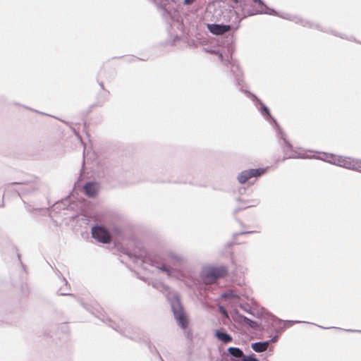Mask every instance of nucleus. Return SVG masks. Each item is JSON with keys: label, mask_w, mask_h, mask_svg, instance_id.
I'll use <instances>...</instances> for the list:
<instances>
[{"label": "nucleus", "mask_w": 361, "mask_h": 361, "mask_svg": "<svg viewBox=\"0 0 361 361\" xmlns=\"http://www.w3.org/2000/svg\"><path fill=\"white\" fill-rule=\"evenodd\" d=\"M285 146L283 147L284 159H317L331 164L341 167L343 156L336 155L329 153H320V155L311 154L312 152L304 149L293 150L292 146L284 139Z\"/></svg>", "instance_id": "1"}, {"label": "nucleus", "mask_w": 361, "mask_h": 361, "mask_svg": "<svg viewBox=\"0 0 361 361\" xmlns=\"http://www.w3.org/2000/svg\"><path fill=\"white\" fill-rule=\"evenodd\" d=\"M140 262L144 269L149 270L152 273H156L161 277L169 278L171 276V272L166 267V264L160 263L157 259H153L151 256L141 254L137 261Z\"/></svg>", "instance_id": "2"}, {"label": "nucleus", "mask_w": 361, "mask_h": 361, "mask_svg": "<svg viewBox=\"0 0 361 361\" xmlns=\"http://www.w3.org/2000/svg\"><path fill=\"white\" fill-rule=\"evenodd\" d=\"M227 274V269L224 266H208L204 267L201 276L205 284H212L218 279L224 277Z\"/></svg>", "instance_id": "3"}, {"label": "nucleus", "mask_w": 361, "mask_h": 361, "mask_svg": "<svg viewBox=\"0 0 361 361\" xmlns=\"http://www.w3.org/2000/svg\"><path fill=\"white\" fill-rule=\"evenodd\" d=\"M168 298L171 302V309L177 323L182 329H186L188 326V318L183 312L178 298L174 295L172 298L168 296Z\"/></svg>", "instance_id": "4"}, {"label": "nucleus", "mask_w": 361, "mask_h": 361, "mask_svg": "<svg viewBox=\"0 0 361 361\" xmlns=\"http://www.w3.org/2000/svg\"><path fill=\"white\" fill-rule=\"evenodd\" d=\"M92 236L98 242L106 244L111 242V237L106 228L102 226H95L92 228Z\"/></svg>", "instance_id": "5"}, {"label": "nucleus", "mask_w": 361, "mask_h": 361, "mask_svg": "<svg viewBox=\"0 0 361 361\" xmlns=\"http://www.w3.org/2000/svg\"><path fill=\"white\" fill-rule=\"evenodd\" d=\"M265 171L266 169L263 168L244 170L238 173L237 180L239 183L244 184L252 178L261 176Z\"/></svg>", "instance_id": "6"}, {"label": "nucleus", "mask_w": 361, "mask_h": 361, "mask_svg": "<svg viewBox=\"0 0 361 361\" xmlns=\"http://www.w3.org/2000/svg\"><path fill=\"white\" fill-rule=\"evenodd\" d=\"M341 167L361 173V159L343 156Z\"/></svg>", "instance_id": "7"}, {"label": "nucleus", "mask_w": 361, "mask_h": 361, "mask_svg": "<svg viewBox=\"0 0 361 361\" xmlns=\"http://www.w3.org/2000/svg\"><path fill=\"white\" fill-rule=\"evenodd\" d=\"M207 27L210 32L216 35H223L231 29L230 25L223 24H207Z\"/></svg>", "instance_id": "8"}, {"label": "nucleus", "mask_w": 361, "mask_h": 361, "mask_svg": "<svg viewBox=\"0 0 361 361\" xmlns=\"http://www.w3.org/2000/svg\"><path fill=\"white\" fill-rule=\"evenodd\" d=\"M257 14L276 15V16H279V17H281L282 18H285V19H290V17H291L290 15H289L288 13L278 14L276 11H274V9L269 8L267 6H264V9H261V10H259L257 11H253V12H249V13H248L249 16H254V15H257Z\"/></svg>", "instance_id": "9"}, {"label": "nucleus", "mask_w": 361, "mask_h": 361, "mask_svg": "<svg viewBox=\"0 0 361 361\" xmlns=\"http://www.w3.org/2000/svg\"><path fill=\"white\" fill-rule=\"evenodd\" d=\"M98 190L99 185L96 183H87L84 186L85 192L90 197H95Z\"/></svg>", "instance_id": "10"}, {"label": "nucleus", "mask_w": 361, "mask_h": 361, "mask_svg": "<svg viewBox=\"0 0 361 361\" xmlns=\"http://www.w3.org/2000/svg\"><path fill=\"white\" fill-rule=\"evenodd\" d=\"M270 341L256 342L251 345L252 348L257 353H262L267 350Z\"/></svg>", "instance_id": "11"}, {"label": "nucleus", "mask_w": 361, "mask_h": 361, "mask_svg": "<svg viewBox=\"0 0 361 361\" xmlns=\"http://www.w3.org/2000/svg\"><path fill=\"white\" fill-rule=\"evenodd\" d=\"M234 320L238 322L244 323L251 328H255L257 326V323L255 322L241 314L236 315Z\"/></svg>", "instance_id": "12"}, {"label": "nucleus", "mask_w": 361, "mask_h": 361, "mask_svg": "<svg viewBox=\"0 0 361 361\" xmlns=\"http://www.w3.org/2000/svg\"><path fill=\"white\" fill-rule=\"evenodd\" d=\"M166 262L174 263L183 260V257L174 251H169L167 253V258L164 259Z\"/></svg>", "instance_id": "13"}, {"label": "nucleus", "mask_w": 361, "mask_h": 361, "mask_svg": "<svg viewBox=\"0 0 361 361\" xmlns=\"http://www.w3.org/2000/svg\"><path fill=\"white\" fill-rule=\"evenodd\" d=\"M216 337L224 343H228L232 341V337L227 333L216 331L215 333Z\"/></svg>", "instance_id": "14"}, {"label": "nucleus", "mask_w": 361, "mask_h": 361, "mask_svg": "<svg viewBox=\"0 0 361 361\" xmlns=\"http://www.w3.org/2000/svg\"><path fill=\"white\" fill-rule=\"evenodd\" d=\"M228 352L231 355L234 357L240 358L243 357V352L241 349L236 347H230L228 348Z\"/></svg>", "instance_id": "15"}, {"label": "nucleus", "mask_w": 361, "mask_h": 361, "mask_svg": "<svg viewBox=\"0 0 361 361\" xmlns=\"http://www.w3.org/2000/svg\"><path fill=\"white\" fill-rule=\"evenodd\" d=\"M259 203V200L255 199V200H250L245 202V206L243 207L241 209L248 208L251 207H255Z\"/></svg>", "instance_id": "16"}, {"label": "nucleus", "mask_w": 361, "mask_h": 361, "mask_svg": "<svg viewBox=\"0 0 361 361\" xmlns=\"http://www.w3.org/2000/svg\"><path fill=\"white\" fill-rule=\"evenodd\" d=\"M255 99L257 100L259 103V104L262 106V109L259 110L261 111L262 114L264 116H270L269 111L268 108L264 104H263L256 97H255Z\"/></svg>", "instance_id": "17"}, {"label": "nucleus", "mask_w": 361, "mask_h": 361, "mask_svg": "<svg viewBox=\"0 0 361 361\" xmlns=\"http://www.w3.org/2000/svg\"><path fill=\"white\" fill-rule=\"evenodd\" d=\"M152 286L156 288L163 291L164 290H166L167 287L164 286L162 283H152Z\"/></svg>", "instance_id": "18"}, {"label": "nucleus", "mask_w": 361, "mask_h": 361, "mask_svg": "<svg viewBox=\"0 0 361 361\" xmlns=\"http://www.w3.org/2000/svg\"><path fill=\"white\" fill-rule=\"evenodd\" d=\"M242 361H259V360L256 357H255L253 355H246L243 357Z\"/></svg>", "instance_id": "19"}, {"label": "nucleus", "mask_w": 361, "mask_h": 361, "mask_svg": "<svg viewBox=\"0 0 361 361\" xmlns=\"http://www.w3.org/2000/svg\"><path fill=\"white\" fill-rule=\"evenodd\" d=\"M219 310L225 317H228V314L223 307H219Z\"/></svg>", "instance_id": "20"}, {"label": "nucleus", "mask_w": 361, "mask_h": 361, "mask_svg": "<svg viewBox=\"0 0 361 361\" xmlns=\"http://www.w3.org/2000/svg\"><path fill=\"white\" fill-rule=\"evenodd\" d=\"M260 7H262V9H264V6H266L264 4V3L262 1V0H259L257 2H256Z\"/></svg>", "instance_id": "21"}, {"label": "nucleus", "mask_w": 361, "mask_h": 361, "mask_svg": "<svg viewBox=\"0 0 361 361\" xmlns=\"http://www.w3.org/2000/svg\"><path fill=\"white\" fill-rule=\"evenodd\" d=\"M341 38H346L347 39L350 40V41H354L355 40L353 37H347L345 35H341L340 36Z\"/></svg>", "instance_id": "22"}, {"label": "nucleus", "mask_w": 361, "mask_h": 361, "mask_svg": "<svg viewBox=\"0 0 361 361\" xmlns=\"http://www.w3.org/2000/svg\"><path fill=\"white\" fill-rule=\"evenodd\" d=\"M195 0H184V4L186 5H190L194 2Z\"/></svg>", "instance_id": "23"}, {"label": "nucleus", "mask_w": 361, "mask_h": 361, "mask_svg": "<svg viewBox=\"0 0 361 361\" xmlns=\"http://www.w3.org/2000/svg\"><path fill=\"white\" fill-rule=\"evenodd\" d=\"M301 322L300 321H298V320H295V321H286V323L288 324H297V323H300Z\"/></svg>", "instance_id": "24"}, {"label": "nucleus", "mask_w": 361, "mask_h": 361, "mask_svg": "<svg viewBox=\"0 0 361 361\" xmlns=\"http://www.w3.org/2000/svg\"><path fill=\"white\" fill-rule=\"evenodd\" d=\"M277 339H278L277 336H274V337H273V338H272L269 341H270V343H271V342L274 343V342H276V341H277Z\"/></svg>", "instance_id": "25"}, {"label": "nucleus", "mask_w": 361, "mask_h": 361, "mask_svg": "<svg viewBox=\"0 0 361 361\" xmlns=\"http://www.w3.org/2000/svg\"><path fill=\"white\" fill-rule=\"evenodd\" d=\"M60 294H61V295H67L68 293H66V292L61 291V290H60Z\"/></svg>", "instance_id": "26"}, {"label": "nucleus", "mask_w": 361, "mask_h": 361, "mask_svg": "<svg viewBox=\"0 0 361 361\" xmlns=\"http://www.w3.org/2000/svg\"><path fill=\"white\" fill-rule=\"evenodd\" d=\"M233 1H234L235 3H238V0H232Z\"/></svg>", "instance_id": "27"}, {"label": "nucleus", "mask_w": 361, "mask_h": 361, "mask_svg": "<svg viewBox=\"0 0 361 361\" xmlns=\"http://www.w3.org/2000/svg\"><path fill=\"white\" fill-rule=\"evenodd\" d=\"M63 282L65 283V285L66 286L67 285V281H63Z\"/></svg>", "instance_id": "28"}, {"label": "nucleus", "mask_w": 361, "mask_h": 361, "mask_svg": "<svg viewBox=\"0 0 361 361\" xmlns=\"http://www.w3.org/2000/svg\"><path fill=\"white\" fill-rule=\"evenodd\" d=\"M319 328H322V329H325L324 327L322 326H318Z\"/></svg>", "instance_id": "29"}]
</instances>
